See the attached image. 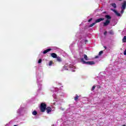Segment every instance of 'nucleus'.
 <instances>
[{"instance_id": "obj_22", "label": "nucleus", "mask_w": 126, "mask_h": 126, "mask_svg": "<svg viewBox=\"0 0 126 126\" xmlns=\"http://www.w3.org/2000/svg\"><path fill=\"white\" fill-rule=\"evenodd\" d=\"M53 64V61H50L49 63V65L51 66Z\"/></svg>"}, {"instance_id": "obj_12", "label": "nucleus", "mask_w": 126, "mask_h": 126, "mask_svg": "<svg viewBox=\"0 0 126 126\" xmlns=\"http://www.w3.org/2000/svg\"><path fill=\"white\" fill-rule=\"evenodd\" d=\"M84 58L86 61H88V57H87V55L86 54L84 55Z\"/></svg>"}, {"instance_id": "obj_3", "label": "nucleus", "mask_w": 126, "mask_h": 126, "mask_svg": "<svg viewBox=\"0 0 126 126\" xmlns=\"http://www.w3.org/2000/svg\"><path fill=\"white\" fill-rule=\"evenodd\" d=\"M111 21L110 20H106L105 22L103 23V27H106V26H108L109 24H110Z\"/></svg>"}, {"instance_id": "obj_9", "label": "nucleus", "mask_w": 126, "mask_h": 126, "mask_svg": "<svg viewBox=\"0 0 126 126\" xmlns=\"http://www.w3.org/2000/svg\"><path fill=\"white\" fill-rule=\"evenodd\" d=\"M50 51H52V49L51 48L47 49L43 51V54L45 55L47 54V53H49Z\"/></svg>"}, {"instance_id": "obj_16", "label": "nucleus", "mask_w": 126, "mask_h": 126, "mask_svg": "<svg viewBox=\"0 0 126 126\" xmlns=\"http://www.w3.org/2000/svg\"><path fill=\"white\" fill-rule=\"evenodd\" d=\"M123 42H124V43H126V36H125L123 39Z\"/></svg>"}, {"instance_id": "obj_10", "label": "nucleus", "mask_w": 126, "mask_h": 126, "mask_svg": "<svg viewBox=\"0 0 126 126\" xmlns=\"http://www.w3.org/2000/svg\"><path fill=\"white\" fill-rule=\"evenodd\" d=\"M105 18H106L107 20H110L112 19V17L109 15H106L105 16Z\"/></svg>"}, {"instance_id": "obj_29", "label": "nucleus", "mask_w": 126, "mask_h": 126, "mask_svg": "<svg viewBox=\"0 0 126 126\" xmlns=\"http://www.w3.org/2000/svg\"><path fill=\"white\" fill-rule=\"evenodd\" d=\"M98 58H99V56H96L95 57V59H98Z\"/></svg>"}, {"instance_id": "obj_24", "label": "nucleus", "mask_w": 126, "mask_h": 126, "mask_svg": "<svg viewBox=\"0 0 126 126\" xmlns=\"http://www.w3.org/2000/svg\"><path fill=\"white\" fill-rule=\"evenodd\" d=\"M124 10H125V9H122V10H121V14H123V13H124Z\"/></svg>"}, {"instance_id": "obj_28", "label": "nucleus", "mask_w": 126, "mask_h": 126, "mask_svg": "<svg viewBox=\"0 0 126 126\" xmlns=\"http://www.w3.org/2000/svg\"><path fill=\"white\" fill-rule=\"evenodd\" d=\"M85 43H87V42H88V40L87 39L85 40Z\"/></svg>"}, {"instance_id": "obj_15", "label": "nucleus", "mask_w": 126, "mask_h": 126, "mask_svg": "<svg viewBox=\"0 0 126 126\" xmlns=\"http://www.w3.org/2000/svg\"><path fill=\"white\" fill-rule=\"evenodd\" d=\"M96 24V22H95L94 23H93V24H91L89 26V27H92L93 26H94V25H95Z\"/></svg>"}, {"instance_id": "obj_27", "label": "nucleus", "mask_w": 126, "mask_h": 126, "mask_svg": "<svg viewBox=\"0 0 126 126\" xmlns=\"http://www.w3.org/2000/svg\"><path fill=\"white\" fill-rule=\"evenodd\" d=\"M104 35H107V31H105V32H104Z\"/></svg>"}, {"instance_id": "obj_20", "label": "nucleus", "mask_w": 126, "mask_h": 126, "mask_svg": "<svg viewBox=\"0 0 126 126\" xmlns=\"http://www.w3.org/2000/svg\"><path fill=\"white\" fill-rule=\"evenodd\" d=\"M102 54H103V51H100V52H99V53H98V55H99V56H101V55H102Z\"/></svg>"}, {"instance_id": "obj_25", "label": "nucleus", "mask_w": 126, "mask_h": 126, "mask_svg": "<svg viewBox=\"0 0 126 126\" xmlns=\"http://www.w3.org/2000/svg\"><path fill=\"white\" fill-rule=\"evenodd\" d=\"M124 55H125V56H126V49H125V51L124 52Z\"/></svg>"}, {"instance_id": "obj_32", "label": "nucleus", "mask_w": 126, "mask_h": 126, "mask_svg": "<svg viewBox=\"0 0 126 126\" xmlns=\"http://www.w3.org/2000/svg\"><path fill=\"white\" fill-rule=\"evenodd\" d=\"M120 1H122V0H119Z\"/></svg>"}, {"instance_id": "obj_4", "label": "nucleus", "mask_w": 126, "mask_h": 126, "mask_svg": "<svg viewBox=\"0 0 126 126\" xmlns=\"http://www.w3.org/2000/svg\"><path fill=\"white\" fill-rule=\"evenodd\" d=\"M111 10H112V11H113L114 12H115V13L116 14L117 16H119V17L122 16L121 14L120 13L118 12V11H117V10H116L114 9H111Z\"/></svg>"}, {"instance_id": "obj_19", "label": "nucleus", "mask_w": 126, "mask_h": 126, "mask_svg": "<svg viewBox=\"0 0 126 126\" xmlns=\"http://www.w3.org/2000/svg\"><path fill=\"white\" fill-rule=\"evenodd\" d=\"M96 88V86H94L92 89V91H94V90H95V88Z\"/></svg>"}, {"instance_id": "obj_6", "label": "nucleus", "mask_w": 126, "mask_h": 126, "mask_svg": "<svg viewBox=\"0 0 126 126\" xmlns=\"http://www.w3.org/2000/svg\"><path fill=\"white\" fill-rule=\"evenodd\" d=\"M126 1H124L123 3H122L121 9H126Z\"/></svg>"}, {"instance_id": "obj_1", "label": "nucleus", "mask_w": 126, "mask_h": 126, "mask_svg": "<svg viewBox=\"0 0 126 126\" xmlns=\"http://www.w3.org/2000/svg\"><path fill=\"white\" fill-rule=\"evenodd\" d=\"M47 108V104L44 102H42L40 104V112L42 113H44L45 111H46V109Z\"/></svg>"}, {"instance_id": "obj_30", "label": "nucleus", "mask_w": 126, "mask_h": 126, "mask_svg": "<svg viewBox=\"0 0 126 126\" xmlns=\"http://www.w3.org/2000/svg\"><path fill=\"white\" fill-rule=\"evenodd\" d=\"M104 48L105 49V50H106V49H107V46H104Z\"/></svg>"}, {"instance_id": "obj_31", "label": "nucleus", "mask_w": 126, "mask_h": 126, "mask_svg": "<svg viewBox=\"0 0 126 126\" xmlns=\"http://www.w3.org/2000/svg\"><path fill=\"white\" fill-rule=\"evenodd\" d=\"M126 126V125H123V126Z\"/></svg>"}, {"instance_id": "obj_7", "label": "nucleus", "mask_w": 126, "mask_h": 126, "mask_svg": "<svg viewBox=\"0 0 126 126\" xmlns=\"http://www.w3.org/2000/svg\"><path fill=\"white\" fill-rule=\"evenodd\" d=\"M105 19L103 18H99L96 20H95V23H99V22H101V21H103V20H104Z\"/></svg>"}, {"instance_id": "obj_14", "label": "nucleus", "mask_w": 126, "mask_h": 126, "mask_svg": "<svg viewBox=\"0 0 126 126\" xmlns=\"http://www.w3.org/2000/svg\"><path fill=\"white\" fill-rule=\"evenodd\" d=\"M111 5L114 8H116L117 7V5H116V3H113L112 4H111Z\"/></svg>"}, {"instance_id": "obj_8", "label": "nucleus", "mask_w": 126, "mask_h": 126, "mask_svg": "<svg viewBox=\"0 0 126 126\" xmlns=\"http://www.w3.org/2000/svg\"><path fill=\"white\" fill-rule=\"evenodd\" d=\"M51 56L52 58H53V59H57L58 55L55 53H52L51 54Z\"/></svg>"}, {"instance_id": "obj_11", "label": "nucleus", "mask_w": 126, "mask_h": 126, "mask_svg": "<svg viewBox=\"0 0 126 126\" xmlns=\"http://www.w3.org/2000/svg\"><path fill=\"white\" fill-rule=\"evenodd\" d=\"M57 62H59V63H62V58H61L60 56H57V58H56Z\"/></svg>"}, {"instance_id": "obj_5", "label": "nucleus", "mask_w": 126, "mask_h": 126, "mask_svg": "<svg viewBox=\"0 0 126 126\" xmlns=\"http://www.w3.org/2000/svg\"><path fill=\"white\" fill-rule=\"evenodd\" d=\"M46 110V112L47 114H50L52 112V108L51 107H46V109H45Z\"/></svg>"}, {"instance_id": "obj_18", "label": "nucleus", "mask_w": 126, "mask_h": 126, "mask_svg": "<svg viewBox=\"0 0 126 126\" xmlns=\"http://www.w3.org/2000/svg\"><path fill=\"white\" fill-rule=\"evenodd\" d=\"M109 34H110V35H114V32L113 31H110L109 32Z\"/></svg>"}, {"instance_id": "obj_26", "label": "nucleus", "mask_w": 126, "mask_h": 126, "mask_svg": "<svg viewBox=\"0 0 126 126\" xmlns=\"http://www.w3.org/2000/svg\"><path fill=\"white\" fill-rule=\"evenodd\" d=\"M92 21V18H91L89 20H88V22H91V21Z\"/></svg>"}, {"instance_id": "obj_13", "label": "nucleus", "mask_w": 126, "mask_h": 126, "mask_svg": "<svg viewBox=\"0 0 126 126\" xmlns=\"http://www.w3.org/2000/svg\"><path fill=\"white\" fill-rule=\"evenodd\" d=\"M78 98H79V96L77 95V94H76V96L74 97L75 101H77V100H78Z\"/></svg>"}, {"instance_id": "obj_23", "label": "nucleus", "mask_w": 126, "mask_h": 126, "mask_svg": "<svg viewBox=\"0 0 126 126\" xmlns=\"http://www.w3.org/2000/svg\"><path fill=\"white\" fill-rule=\"evenodd\" d=\"M66 67L67 66L66 65H64V66L63 67V70H64V69H67Z\"/></svg>"}, {"instance_id": "obj_33", "label": "nucleus", "mask_w": 126, "mask_h": 126, "mask_svg": "<svg viewBox=\"0 0 126 126\" xmlns=\"http://www.w3.org/2000/svg\"><path fill=\"white\" fill-rule=\"evenodd\" d=\"M13 126H17V125H14Z\"/></svg>"}, {"instance_id": "obj_21", "label": "nucleus", "mask_w": 126, "mask_h": 126, "mask_svg": "<svg viewBox=\"0 0 126 126\" xmlns=\"http://www.w3.org/2000/svg\"><path fill=\"white\" fill-rule=\"evenodd\" d=\"M42 63V59H39L38 61V63Z\"/></svg>"}, {"instance_id": "obj_17", "label": "nucleus", "mask_w": 126, "mask_h": 126, "mask_svg": "<svg viewBox=\"0 0 126 126\" xmlns=\"http://www.w3.org/2000/svg\"><path fill=\"white\" fill-rule=\"evenodd\" d=\"M32 115H33V116H36V115H37V111H33V112H32Z\"/></svg>"}, {"instance_id": "obj_2", "label": "nucleus", "mask_w": 126, "mask_h": 126, "mask_svg": "<svg viewBox=\"0 0 126 126\" xmlns=\"http://www.w3.org/2000/svg\"><path fill=\"white\" fill-rule=\"evenodd\" d=\"M81 61L83 63L85 64H89V65L95 64V62H94V61L86 62L84 61V59L83 58L81 59Z\"/></svg>"}]
</instances>
